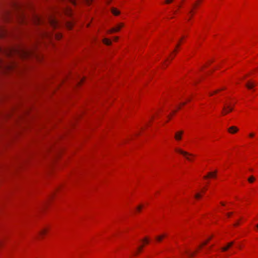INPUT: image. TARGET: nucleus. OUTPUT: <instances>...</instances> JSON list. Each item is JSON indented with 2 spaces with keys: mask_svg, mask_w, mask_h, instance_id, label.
Here are the masks:
<instances>
[{
  "mask_svg": "<svg viewBox=\"0 0 258 258\" xmlns=\"http://www.w3.org/2000/svg\"><path fill=\"white\" fill-rule=\"evenodd\" d=\"M178 154L180 153V154H182L188 160H189V161L192 160V157L193 156L192 155L186 152H184L179 148H178Z\"/></svg>",
  "mask_w": 258,
  "mask_h": 258,
  "instance_id": "1",
  "label": "nucleus"
},
{
  "mask_svg": "<svg viewBox=\"0 0 258 258\" xmlns=\"http://www.w3.org/2000/svg\"><path fill=\"white\" fill-rule=\"evenodd\" d=\"M233 110V107L229 105L226 104L223 108V111L222 112L223 115H225L227 113Z\"/></svg>",
  "mask_w": 258,
  "mask_h": 258,
  "instance_id": "2",
  "label": "nucleus"
},
{
  "mask_svg": "<svg viewBox=\"0 0 258 258\" xmlns=\"http://www.w3.org/2000/svg\"><path fill=\"white\" fill-rule=\"evenodd\" d=\"M48 22H49V24L53 28L57 27V26L58 25V22H57V20L55 18H53V17L49 18Z\"/></svg>",
  "mask_w": 258,
  "mask_h": 258,
  "instance_id": "3",
  "label": "nucleus"
},
{
  "mask_svg": "<svg viewBox=\"0 0 258 258\" xmlns=\"http://www.w3.org/2000/svg\"><path fill=\"white\" fill-rule=\"evenodd\" d=\"M123 27V23L118 24L115 27H114L108 31V33H112L117 32L120 30V29Z\"/></svg>",
  "mask_w": 258,
  "mask_h": 258,
  "instance_id": "4",
  "label": "nucleus"
},
{
  "mask_svg": "<svg viewBox=\"0 0 258 258\" xmlns=\"http://www.w3.org/2000/svg\"><path fill=\"white\" fill-rule=\"evenodd\" d=\"M18 53L24 56V57H27V56H28L29 55V51L27 50H26V49H21L20 50H18Z\"/></svg>",
  "mask_w": 258,
  "mask_h": 258,
  "instance_id": "5",
  "label": "nucleus"
},
{
  "mask_svg": "<svg viewBox=\"0 0 258 258\" xmlns=\"http://www.w3.org/2000/svg\"><path fill=\"white\" fill-rule=\"evenodd\" d=\"M238 128L235 126H232L228 129L229 133L231 134H235L238 131Z\"/></svg>",
  "mask_w": 258,
  "mask_h": 258,
  "instance_id": "6",
  "label": "nucleus"
},
{
  "mask_svg": "<svg viewBox=\"0 0 258 258\" xmlns=\"http://www.w3.org/2000/svg\"><path fill=\"white\" fill-rule=\"evenodd\" d=\"M234 241H231L227 243V245L221 248L223 251H227L231 246L234 244Z\"/></svg>",
  "mask_w": 258,
  "mask_h": 258,
  "instance_id": "7",
  "label": "nucleus"
},
{
  "mask_svg": "<svg viewBox=\"0 0 258 258\" xmlns=\"http://www.w3.org/2000/svg\"><path fill=\"white\" fill-rule=\"evenodd\" d=\"M255 84L252 82H248L245 85L246 87L249 89H252L255 86Z\"/></svg>",
  "mask_w": 258,
  "mask_h": 258,
  "instance_id": "8",
  "label": "nucleus"
},
{
  "mask_svg": "<svg viewBox=\"0 0 258 258\" xmlns=\"http://www.w3.org/2000/svg\"><path fill=\"white\" fill-rule=\"evenodd\" d=\"M216 174V171H215L214 172H209L208 173V175H207V176H204V178L205 179H206V178H208L209 177H215Z\"/></svg>",
  "mask_w": 258,
  "mask_h": 258,
  "instance_id": "9",
  "label": "nucleus"
},
{
  "mask_svg": "<svg viewBox=\"0 0 258 258\" xmlns=\"http://www.w3.org/2000/svg\"><path fill=\"white\" fill-rule=\"evenodd\" d=\"M111 12L115 16L118 15L120 14L119 11L115 8H112Z\"/></svg>",
  "mask_w": 258,
  "mask_h": 258,
  "instance_id": "10",
  "label": "nucleus"
},
{
  "mask_svg": "<svg viewBox=\"0 0 258 258\" xmlns=\"http://www.w3.org/2000/svg\"><path fill=\"white\" fill-rule=\"evenodd\" d=\"M165 236V235L163 234L156 237V239L157 241L160 242L162 239Z\"/></svg>",
  "mask_w": 258,
  "mask_h": 258,
  "instance_id": "11",
  "label": "nucleus"
},
{
  "mask_svg": "<svg viewBox=\"0 0 258 258\" xmlns=\"http://www.w3.org/2000/svg\"><path fill=\"white\" fill-rule=\"evenodd\" d=\"M103 41L104 44H105L106 45H109L111 44V41L109 39H107V38H104L103 39Z\"/></svg>",
  "mask_w": 258,
  "mask_h": 258,
  "instance_id": "12",
  "label": "nucleus"
},
{
  "mask_svg": "<svg viewBox=\"0 0 258 258\" xmlns=\"http://www.w3.org/2000/svg\"><path fill=\"white\" fill-rule=\"evenodd\" d=\"M47 231V229L44 228L42 229L41 231H39V234L40 236L43 235Z\"/></svg>",
  "mask_w": 258,
  "mask_h": 258,
  "instance_id": "13",
  "label": "nucleus"
},
{
  "mask_svg": "<svg viewBox=\"0 0 258 258\" xmlns=\"http://www.w3.org/2000/svg\"><path fill=\"white\" fill-rule=\"evenodd\" d=\"M65 13L66 14V15H68V16H71L72 15V10L71 9H68L67 10H65Z\"/></svg>",
  "mask_w": 258,
  "mask_h": 258,
  "instance_id": "14",
  "label": "nucleus"
},
{
  "mask_svg": "<svg viewBox=\"0 0 258 258\" xmlns=\"http://www.w3.org/2000/svg\"><path fill=\"white\" fill-rule=\"evenodd\" d=\"M36 23L38 24H40L42 23V20L39 17H36Z\"/></svg>",
  "mask_w": 258,
  "mask_h": 258,
  "instance_id": "15",
  "label": "nucleus"
},
{
  "mask_svg": "<svg viewBox=\"0 0 258 258\" xmlns=\"http://www.w3.org/2000/svg\"><path fill=\"white\" fill-rule=\"evenodd\" d=\"M254 180H255V178H254V177L253 176H250V177L248 179V181L249 182H250V183H251V182H253Z\"/></svg>",
  "mask_w": 258,
  "mask_h": 258,
  "instance_id": "16",
  "label": "nucleus"
},
{
  "mask_svg": "<svg viewBox=\"0 0 258 258\" xmlns=\"http://www.w3.org/2000/svg\"><path fill=\"white\" fill-rule=\"evenodd\" d=\"M83 2L86 3L87 5H90L92 2V0H82Z\"/></svg>",
  "mask_w": 258,
  "mask_h": 258,
  "instance_id": "17",
  "label": "nucleus"
},
{
  "mask_svg": "<svg viewBox=\"0 0 258 258\" xmlns=\"http://www.w3.org/2000/svg\"><path fill=\"white\" fill-rule=\"evenodd\" d=\"M182 133H183L182 132L178 131V141L181 139V136L182 134Z\"/></svg>",
  "mask_w": 258,
  "mask_h": 258,
  "instance_id": "18",
  "label": "nucleus"
},
{
  "mask_svg": "<svg viewBox=\"0 0 258 258\" xmlns=\"http://www.w3.org/2000/svg\"><path fill=\"white\" fill-rule=\"evenodd\" d=\"M196 252H190V251H188L187 252V254L189 256H194V255L195 254Z\"/></svg>",
  "mask_w": 258,
  "mask_h": 258,
  "instance_id": "19",
  "label": "nucleus"
},
{
  "mask_svg": "<svg viewBox=\"0 0 258 258\" xmlns=\"http://www.w3.org/2000/svg\"><path fill=\"white\" fill-rule=\"evenodd\" d=\"M195 197L196 199H199L201 197V195L200 193H197L195 195Z\"/></svg>",
  "mask_w": 258,
  "mask_h": 258,
  "instance_id": "20",
  "label": "nucleus"
},
{
  "mask_svg": "<svg viewBox=\"0 0 258 258\" xmlns=\"http://www.w3.org/2000/svg\"><path fill=\"white\" fill-rule=\"evenodd\" d=\"M211 239V238H210L207 241L204 242L202 245H201L200 247H201L203 245H205L207 244L208 242Z\"/></svg>",
  "mask_w": 258,
  "mask_h": 258,
  "instance_id": "21",
  "label": "nucleus"
},
{
  "mask_svg": "<svg viewBox=\"0 0 258 258\" xmlns=\"http://www.w3.org/2000/svg\"><path fill=\"white\" fill-rule=\"evenodd\" d=\"M211 239V238H210L207 241L204 242L202 245H201L200 247H201L203 245H205L207 244L208 242Z\"/></svg>",
  "mask_w": 258,
  "mask_h": 258,
  "instance_id": "22",
  "label": "nucleus"
},
{
  "mask_svg": "<svg viewBox=\"0 0 258 258\" xmlns=\"http://www.w3.org/2000/svg\"><path fill=\"white\" fill-rule=\"evenodd\" d=\"M143 241L145 242H146V243H149V239L147 237H145L143 240Z\"/></svg>",
  "mask_w": 258,
  "mask_h": 258,
  "instance_id": "23",
  "label": "nucleus"
},
{
  "mask_svg": "<svg viewBox=\"0 0 258 258\" xmlns=\"http://www.w3.org/2000/svg\"><path fill=\"white\" fill-rule=\"evenodd\" d=\"M223 89H222V90H223ZM220 90H221V89H220V90H216L213 93H210L209 94L210 96H212L213 95V94H215V93H217V92H218L219 91H220Z\"/></svg>",
  "mask_w": 258,
  "mask_h": 258,
  "instance_id": "24",
  "label": "nucleus"
},
{
  "mask_svg": "<svg viewBox=\"0 0 258 258\" xmlns=\"http://www.w3.org/2000/svg\"><path fill=\"white\" fill-rule=\"evenodd\" d=\"M142 248H143V246H139V247L138 248V249H137V250H138L137 253H138V252H139L140 251H141V250H142Z\"/></svg>",
  "mask_w": 258,
  "mask_h": 258,
  "instance_id": "25",
  "label": "nucleus"
},
{
  "mask_svg": "<svg viewBox=\"0 0 258 258\" xmlns=\"http://www.w3.org/2000/svg\"><path fill=\"white\" fill-rule=\"evenodd\" d=\"M142 207H143V206H142V205H140V206H139L137 208V210L138 211H140V210H141V209L142 208Z\"/></svg>",
  "mask_w": 258,
  "mask_h": 258,
  "instance_id": "26",
  "label": "nucleus"
},
{
  "mask_svg": "<svg viewBox=\"0 0 258 258\" xmlns=\"http://www.w3.org/2000/svg\"><path fill=\"white\" fill-rule=\"evenodd\" d=\"M173 0H166L165 3L166 4H170L172 2Z\"/></svg>",
  "mask_w": 258,
  "mask_h": 258,
  "instance_id": "27",
  "label": "nucleus"
},
{
  "mask_svg": "<svg viewBox=\"0 0 258 258\" xmlns=\"http://www.w3.org/2000/svg\"><path fill=\"white\" fill-rule=\"evenodd\" d=\"M184 38V37H183L181 39L178 38V46L179 45L180 43L181 42V40Z\"/></svg>",
  "mask_w": 258,
  "mask_h": 258,
  "instance_id": "28",
  "label": "nucleus"
},
{
  "mask_svg": "<svg viewBox=\"0 0 258 258\" xmlns=\"http://www.w3.org/2000/svg\"><path fill=\"white\" fill-rule=\"evenodd\" d=\"M55 37L57 39H60L61 37V36L59 35L55 34Z\"/></svg>",
  "mask_w": 258,
  "mask_h": 258,
  "instance_id": "29",
  "label": "nucleus"
},
{
  "mask_svg": "<svg viewBox=\"0 0 258 258\" xmlns=\"http://www.w3.org/2000/svg\"><path fill=\"white\" fill-rule=\"evenodd\" d=\"M254 134L253 133H251L249 134V137H253L254 136Z\"/></svg>",
  "mask_w": 258,
  "mask_h": 258,
  "instance_id": "30",
  "label": "nucleus"
},
{
  "mask_svg": "<svg viewBox=\"0 0 258 258\" xmlns=\"http://www.w3.org/2000/svg\"><path fill=\"white\" fill-rule=\"evenodd\" d=\"M232 213H228L227 214L228 217H230L232 215Z\"/></svg>",
  "mask_w": 258,
  "mask_h": 258,
  "instance_id": "31",
  "label": "nucleus"
},
{
  "mask_svg": "<svg viewBox=\"0 0 258 258\" xmlns=\"http://www.w3.org/2000/svg\"><path fill=\"white\" fill-rule=\"evenodd\" d=\"M118 38L117 37H114V40L117 41L118 40Z\"/></svg>",
  "mask_w": 258,
  "mask_h": 258,
  "instance_id": "32",
  "label": "nucleus"
},
{
  "mask_svg": "<svg viewBox=\"0 0 258 258\" xmlns=\"http://www.w3.org/2000/svg\"><path fill=\"white\" fill-rule=\"evenodd\" d=\"M175 138L176 139H177V134H175Z\"/></svg>",
  "mask_w": 258,
  "mask_h": 258,
  "instance_id": "33",
  "label": "nucleus"
},
{
  "mask_svg": "<svg viewBox=\"0 0 258 258\" xmlns=\"http://www.w3.org/2000/svg\"><path fill=\"white\" fill-rule=\"evenodd\" d=\"M255 226H256V229L258 230V224L257 225H256Z\"/></svg>",
  "mask_w": 258,
  "mask_h": 258,
  "instance_id": "34",
  "label": "nucleus"
},
{
  "mask_svg": "<svg viewBox=\"0 0 258 258\" xmlns=\"http://www.w3.org/2000/svg\"><path fill=\"white\" fill-rule=\"evenodd\" d=\"M238 225V223H236V224H234V226H237Z\"/></svg>",
  "mask_w": 258,
  "mask_h": 258,
  "instance_id": "35",
  "label": "nucleus"
},
{
  "mask_svg": "<svg viewBox=\"0 0 258 258\" xmlns=\"http://www.w3.org/2000/svg\"><path fill=\"white\" fill-rule=\"evenodd\" d=\"M69 28H71V27H72V26H71V24H69Z\"/></svg>",
  "mask_w": 258,
  "mask_h": 258,
  "instance_id": "36",
  "label": "nucleus"
},
{
  "mask_svg": "<svg viewBox=\"0 0 258 258\" xmlns=\"http://www.w3.org/2000/svg\"><path fill=\"white\" fill-rule=\"evenodd\" d=\"M221 205H222V206H224V205H225V204H224L223 203H221Z\"/></svg>",
  "mask_w": 258,
  "mask_h": 258,
  "instance_id": "37",
  "label": "nucleus"
},
{
  "mask_svg": "<svg viewBox=\"0 0 258 258\" xmlns=\"http://www.w3.org/2000/svg\"><path fill=\"white\" fill-rule=\"evenodd\" d=\"M189 13V14H191L192 13V10H190Z\"/></svg>",
  "mask_w": 258,
  "mask_h": 258,
  "instance_id": "38",
  "label": "nucleus"
},
{
  "mask_svg": "<svg viewBox=\"0 0 258 258\" xmlns=\"http://www.w3.org/2000/svg\"><path fill=\"white\" fill-rule=\"evenodd\" d=\"M178 8L180 7V5L178 4Z\"/></svg>",
  "mask_w": 258,
  "mask_h": 258,
  "instance_id": "39",
  "label": "nucleus"
},
{
  "mask_svg": "<svg viewBox=\"0 0 258 258\" xmlns=\"http://www.w3.org/2000/svg\"><path fill=\"white\" fill-rule=\"evenodd\" d=\"M21 21H24L23 18H22Z\"/></svg>",
  "mask_w": 258,
  "mask_h": 258,
  "instance_id": "40",
  "label": "nucleus"
},
{
  "mask_svg": "<svg viewBox=\"0 0 258 258\" xmlns=\"http://www.w3.org/2000/svg\"><path fill=\"white\" fill-rule=\"evenodd\" d=\"M197 4H195V5H194V7H195V6H196V5Z\"/></svg>",
  "mask_w": 258,
  "mask_h": 258,
  "instance_id": "41",
  "label": "nucleus"
}]
</instances>
